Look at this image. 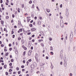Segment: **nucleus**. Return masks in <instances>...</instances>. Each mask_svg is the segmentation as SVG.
<instances>
[{"label":"nucleus","instance_id":"nucleus-64","mask_svg":"<svg viewBox=\"0 0 76 76\" xmlns=\"http://www.w3.org/2000/svg\"><path fill=\"white\" fill-rule=\"evenodd\" d=\"M31 50H33V47L32 46L31 48Z\"/></svg>","mask_w":76,"mask_h":76},{"label":"nucleus","instance_id":"nucleus-4","mask_svg":"<svg viewBox=\"0 0 76 76\" xmlns=\"http://www.w3.org/2000/svg\"><path fill=\"white\" fill-rule=\"evenodd\" d=\"M35 66H34V65L33 64H32L30 66V67L32 69H34V67Z\"/></svg>","mask_w":76,"mask_h":76},{"label":"nucleus","instance_id":"nucleus-24","mask_svg":"<svg viewBox=\"0 0 76 76\" xmlns=\"http://www.w3.org/2000/svg\"><path fill=\"white\" fill-rule=\"evenodd\" d=\"M26 53V52L25 51H24L23 53V56H25V54Z\"/></svg>","mask_w":76,"mask_h":76},{"label":"nucleus","instance_id":"nucleus-42","mask_svg":"<svg viewBox=\"0 0 76 76\" xmlns=\"http://www.w3.org/2000/svg\"><path fill=\"white\" fill-rule=\"evenodd\" d=\"M12 16L13 18H15V15H14V14H13L12 15Z\"/></svg>","mask_w":76,"mask_h":76},{"label":"nucleus","instance_id":"nucleus-31","mask_svg":"<svg viewBox=\"0 0 76 76\" xmlns=\"http://www.w3.org/2000/svg\"><path fill=\"white\" fill-rule=\"evenodd\" d=\"M13 61H14V60H13V59H11V62H13Z\"/></svg>","mask_w":76,"mask_h":76},{"label":"nucleus","instance_id":"nucleus-45","mask_svg":"<svg viewBox=\"0 0 76 76\" xmlns=\"http://www.w3.org/2000/svg\"><path fill=\"white\" fill-rule=\"evenodd\" d=\"M32 42H35V40L34 39H33L31 40Z\"/></svg>","mask_w":76,"mask_h":76},{"label":"nucleus","instance_id":"nucleus-34","mask_svg":"<svg viewBox=\"0 0 76 76\" xmlns=\"http://www.w3.org/2000/svg\"><path fill=\"white\" fill-rule=\"evenodd\" d=\"M1 47H4V45L3 44H1Z\"/></svg>","mask_w":76,"mask_h":76},{"label":"nucleus","instance_id":"nucleus-25","mask_svg":"<svg viewBox=\"0 0 76 76\" xmlns=\"http://www.w3.org/2000/svg\"><path fill=\"white\" fill-rule=\"evenodd\" d=\"M36 8L37 9H38V11H39V8H38V7H37Z\"/></svg>","mask_w":76,"mask_h":76},{"label":"nucleus","instance_id":"nucleus-48","mask_svg":"<svg viewBox=\"0 0 76 76\" xmlns=\"http://www.w3.org/2000/svg\"><path fill=\"white\" fill-rule=\"evenodd\" d=\"M3 3V0H0V3Z\"/></svg>","mask_w":76,"mask_h":76},{"label":"nucleus","instance_id":"nucleus-60","mask_svg":"<svg viewBox=\"0 0 76 76\" xmlns=\"http://www.w3.org/2000/svg\"><path fill=\"white\" fill-rule=\"evenodd\" d=\"M37 19V17H34V19L35 20H36Z\"/></svg>","mask_w":76,"mask_h":76},{"label":"nucleus","instance_id":"nucleus-38","mask_svg":"<svg viewBox=\"0 0 76 76\" xmlns=\"http://www.w3.org/2000/svg\"><path fill=\"white\" fill-rule=\"evenodd\" d=\"M20 72H21V71H18V75H19V74H20Z\"/></svg>","mask_w":76,"mask_h":76},{"label":"nucleus","instance_id":"nucleus-49","mask_svg":"<svg viewBox=\"0 0 76 76\" xmlns=\"http://www.w3.org/2000/svg\"><path fill=\"white\" fill-rule=\"evenodd\" d=\"M62 7V4H61L60 5V7H61V8Z\"/></svg>","mask_w":76,"mask_h":76},{"label":"nucleus","instance_id":"nucleus-63","mask_svg":"<svg viewBox=\"0 0 76 76\" xmlns=\"http://www.w3.org/2000/svg\"><path fill=\"white\" fill-rule=\"evenodd\" d=\"M1 7H3L4 6H3V4H1Z\"/></svg>","mask_w":76,"mask_h":76},{"label":"nucleus","instance_id":"nucleus-40","mask_svg":"<svg viewBox=\"0 0 76 76\" xmlns=\"http://www.w3.org/2000/svg\"><path fill=\"white\" fill-rule=\"evenodd\" d=\"M23 48L25 50H26L27 49V48L25 47H24Z\"/></svg>","mask_w":76,"mask_h":76},{"label":"nucleus","instance_id":"nucleus-20","mask_svg":"<svg viewBox=\"0 0 76 76\" xmlns=\"http://www.w3.org/2000/svg\"><path fill=\"white\" fill-rule=\"evenodd\" d=\"M29 26H30V27H32V24H29Z\"/></svg>","mask_w":76,"mask_h":76},{"label":"nucleus","instance_id":"nucleus-22","mask_svg":"<svg viewBox=\"0 0 76 76\" xmlns=\"http://www.w3.org/2000/svg\"><path fill=\"white\" fill-rule=\"evenodd\" d=\"M8 54H9V53H6L5 56H8Z\"/></svg>","mask_w":76,"mask_h":76},{"label":"nucleus","instance_id":"nucleus-12","mask_svg":"<svg viewBox=\"0 0 76 76\" xmlns=\"http://www.w3.org/2000/svg\"><path fill=\"white\" fill-rule=\"evenodd\" d=\"M41 45L42 47H44V45L43 44V43H42L41 44Z\"/></svg>","mask_w":76,"mask_h":76},{"label":"nucleus","instance_id":"nucleus-39","mask_svg":"<svg viewBox=\"0 0 76 76\" xmlns=\"http://www.w3.org/2000/svg\"><path fill=\"white\" fill-rule=\"evenodd\" d=\"M11 32H12V33H11L12 34H14V31H12Z\"/></svg>","mask_w":76,"mask_h":76},{"label":"nucleus","instance_id":"nucleus-36","mask_svg":"<svg viewBox=\"0 0 76 76\" xmlns=\"http://www.w3.org/2000/svg\"><path fill=\"white\" fill-rule=\"evenodd\" d=\"M50 54H51L52 55H53V54H54V53H53V52H51Z\"/></svg>","mask_w":76,"mask_h":76},{"label":"nucleus","instance_id":"nucleus-15","mask_svg":"<svg viewBox=\"0 0 76 76\" xmlns=\"http://www.w3.org/2000/svg\"><path fill=\"white\" fill-rule=\"evenodd\" d=\"M1 24H2V25H3L4 23V21L3 20H1Z\"/></svg>","mask_w":76,"mask_h":76},{"label":"nucleus","instance_id":"nucleus-18","mask_svg":"<svg viewBox=\"0 0 76 76\" xmlns=\"http://www.w3.org/2000/svg\"><path fill=\"white\" fill-rule=\"evenodd\" d=\"M71 36H72V34L70 35V38H71L72 39V38H73V34H72V37H71Z\"/></svg>","mask_w":76,"mask_h":76},{"label":"nucleus","instance_id":"nucleus-17","mask_svg":"<svg viewBox=\"0 0 76 76\" xmlns=\"http://www.w3.org/2000/svg\"><path fill=\"white\" fill-rule=\"evenodd\" d=\"M15 53H16V54H18V50L15 51Z\"/></svg>","mask_w":76,"mask_h":76},{"label":"nucleus","instance_id":"nucleus-54","mask_svg":"<svg viewBox=\"0 0 76 76\" xmlns=\"http://www.w3.org/2000/svg\"><path fill=\"white\" fill-rule=\"evenodd\" d=\"M40 76H44V75H43V74H40Z\"/></svg>","mask_w":76,"mask_h":76},{"label":"nucleus","instance_id":"nucleus-57","mask_svg":"<svg viewBox=\"0 0 76 76\" xmlns=\"http://www.w3.org/2000/svg\"><path fill=\"white\" fill-rule=\"evenodd\" d=\"M33 22H34V20H32L31 21L30 23H32Z\"/></svg>","mask_w":76,"mask_h":76},{"label":"nucleus","instance_id":"nucleus-2","mask_svg":"<svg viewBox=\"0 0 76 76\" xmlns=\"http://www.w3.org/2000/svg\"><path fill=\"white\" fill-rule=\"evenodd\" d=\"M31 53H32V50H29L28 53V56H31Z\"/></svg>","mask_w":76,"mask_h":76},{"label":"nucleus","instance_id":"nucleus-1","mask_svg":"<svg viewBox=\"0 0 76 76\" xmlns=\"http://www.w3.org/2000/svg\"><path fill=\"white\" fill-rule=\"evenodd\" d=\"M28 47H31V44H32V43H31V41H30L29 42H28Z\"/></svg>","mask_w":76,"mask_h":76},{"label":"nucleus","instance_id":"nucleus-37","mask_svg":"<svg viewBox=\"0 0 76 76\" xmlns=\"http://www.w3.org/2000/svg\"><path fill=\"white\" fill-rule=\"evenodd\" d=\"M15 35H12V38H15Z\"/></svg>","mask_w":76,"mask_h":76},{"label":"nucleus","instance_id":"nucleus-58","mask_svg":"<svg viewBox=\"0 0 76 76\" xmlns=\"http://www.w3.org/2000/svg\"><path fill=\"white\" fill-rule=\"evenodd\" d=\"M46 59H48V57L46 56Z\"/></svg>","mask_w":76,"mask_h":76},{"label":"nucleus","instance_id":"nucleus-27","mask_svg":"<svg viewBox=\"0 0 76 76\" xmlns=\"http://www.w3.org/2000/svg\"><path fill=\"white\" fill-rule=\"evenodd\" d=\"M12 63H10L9 65L10 66H12Z\"/></svg>","mask_w":76,"mask_h":76},{"label":"nucleus","instance_id":"nucleus-44","mask_svg":"<svg viewBox=\"0 0 76 76\" xmlns=\"http://www.w3.org/2000/svg\"><path fill=\"white\" fill-rule=\"evenodd\" d=\"M49 40H50V41H52V38H49Z\"/></svg>","mask_w":76,"mask_h":76},{"label":"nucleus","instance_id":"nucleus-13","mask_svg":"<svg viewBox=\"0 0 76 76\" xmlns=\"http://www.w3.org/2000/svg\"><path fill=\"white\" fill-rule=\"evenodd\" d=\"M21 42H22V44H23V43H25V41H24V40H21Z\"/></svg>","mask_w":76,"mask_h":76},{"label":"nucleus","instance_id":"nucleus-16","mask_svg":"<svg viewBox=\"0 0 76 76\" xmlns=\"http://www.w3.org/2000/svg\"><path fill=\"white\" fill-rule=\"evenodd\" d=\"M66 57H65V58H64V63H66L67 62V61H65V59H66Z\"/></svg>","mask_w":76,"mask_h":76},{"label":"nucleus","instance_id":"nucleus-21","mask_svg":"<svg viewBox=\"0 0 76 76\" xmlns=\"http://www.w3.org/2000/svg\"><path fill=\"white\" fill-rule=\"evenodd\" d=\"M12 72V70L11 69H10L9 70V72Z\"/></svg>","mask_w":76,"mask_h":76},{"label":"nucleus","instance_id":"nucleus-41","mask_svg":"<svg viewBox=\"0 0 76 76\" xmlns=\"http://www.w3.org/2000/svg\"><path fill=\"white\" fill-rule=\"evenodd\" d=\"M31 33L30 32L28 33H27V35H31Z\"/></svg>","mask_w":76,"mask_h":76},{"label":"nucleus","instance_id":"nucleus-51","mask_svg":"<svg viewBox=\"0 0 76 76\" xmlns=\"http://www.w3.org/2000/svg\"><path fill=\"white\" fill-rule=\"evenodd\" d=\"M6 41H7V42H8V41H9V40H8V39L6 38Z\"/></svg>","mask_w":76,"mask_h":76},{"label":"nucleus","instance_id":"nucleus-8","mask_svg":"<svg viewBox=\"0 0 76 76\" xmlns=\"http://www.w3.org/2000/svg\"><path fill=\"white\" fill-rule=\"evenodd\" d=\"M69 10H68L67 9H66V14H67V13H68L69 14Z\"/></svg>","mask_w":76,"mask_h":76},{"label":"nucleus","instance_id":"nucleus-52","mask_svg":"<svg viewBox=\"0 0 76 76\" xmlns=\"http://www.w3.org/2000/svg\"><path fill=\"white\" fill-rule=\"evenodd\" d=\"M32 61V60L31 59H30L28 60V61H29L30 62H31Z\"/></svg>","mask_w":76,"mask_h":76},{"label":"nucleus","instance_id":"nucleus-33","mask_svg":"<svg viewBox=\"0 0 76 76\" xmlns=\"http://www.w3.org/2000/svg\"><path fill=\"white\" fill-rule=\"evenodd\" d=\"M39 19L40 20H42V17H39Z\"/></svg>","mask_w":76,"mask_h":76},{"label":"nucleus","instance_id":"nucleus-9","mask_svg":"<svg viewBox=\"0 0 76 76\" xmlns=\"http://www.w3.org/2000/svg\"><path fill=\"white\" fill-rule=\"evenodd\" d=\"M46 9V10L47 12L48 13H49V12H50V10L48 9Z\"/></svg>","mask_w":76,"mask_h":76},{"label":"nucleus","instance_id":"nucleus-14","mask_svg":"<svg viewBox=\"0 0 76 76\" xmlns=\"http://www.w3.org/2000/svg\"><path fill=\"white\" fill-rule=\"evenodd\" d=\"M7 67V65L6 64L4 65V69H6V67Z\"/></svg>","mask_w":76,"mask_h":76},{"label":"nucleus","instance_id":"nucleus-19","mask_svg":"<svg viewBox=\"0 0 76 76\" xmlns=\"http://www.w3.org/2000/svg\"><path fill=\"white\" fill-rule=\"evenodd\" d=\"M21 68L23 69L25 67V66H24V65H22L21 66Z\"/></svg>","mask_w":76,"mask_h":76},{"label":"nucleus","instance_id":"nucleus-11","mask_svg":"<svg viewBox=\"0 0 76 76\" xmlns=\"http://www.w3.org/2000/svg\"><path fill=\"white\" fill-rule=\"evenodd\" d=\"M35 58H38V54L37 53L36 54V56H35Z\"/></svg>","mask_w":76,"mask_h":76},{"label":"nucleus","instance_id":"nucleus-50","mask_svg":"<svg viewBox=\"0 0 76 76\" xmlns=\"http://www.w3.org/2000/svg\"><path fill=\"white\" fill-rule=\"evenodd\" d=\"M33 38H34V37H35V35L33 34V35L32 36H31Z\"/></svg>","mask_w":76,"mask_h":76},{"label":"nucleus","instance_id":"nucleus-28","mask_svg":"<svg viewBox=\"0 0 76 76\" xmlns=\"http://www.w3.org/2000/svg\"><path fill=\"white\" fill-rule=\"evenodd\" d=\"M18 13L20 12V10L19 9V8H18Z\"/></svg>","mask_w":76,"mask_h":76},{"label":"nucleus","instance_id":"nucleus-55","mask_svg":"<svg viewBox=\"0 0 76 76\" xmlns=\"http://www.w3.org/2000/svg\"><path fill=\"white\" fill-rule=\"evenodd\" d=\"M50 67L51 69H53V66H51Z\"/></svg>","mask_w":76,"mask_h":76},{"label":"nucleus","instance_id":"nucleus-5","mask_svg":"<svg viewBox=\"0 0 76 76\" xmlns=\"http://www.w3.org/2000/svg\"><path fill=\"white\" fill-rule=\"evenodd\" d=\"M61 52V51L60 52V57L61 58V59H62V58H63V55H62Z\"/></svg>","mask_w":76,"mask_h":76},{"label":"nucleus","instance_id":"nucleus-30","mask_svg":"<svg viewBox=\"0 0 76 76\" xmlns=\"http://www.w3.org/2000/svg\"><path fill=\"white\" fill-rule=\"evenodd\" d=\"M27 66H28V64H29V61H27L26 62Z\"/></svg>","mask_w":76,"mask_h":76},{"label":"nucleus","instance_id":"nucleus-26","mask_svg":"<svg viewBox=\"0 0 76 76\" xmlns=\"http://www.w3.org/2000/svg\"><path fill=\"white\" fill-rule=\"evenodd\" d=\"M29 4H31V3H32V1H29Z\"/></svg>","mask_w":76,"mask_h":76},{"label":"nucleus","instance_id":"nucleus-35","mask_svg":"<svg viewBox=\"0 0 76 76\" xmlns=\"http://www.w3.org/2000/svg\"><path fill=\"white\" fill-rule=\"evenodd\" d=\"M12 48H10L9 49L10 51H12Z\"/></svg>","mask_w":76,"mask_h":76},{"label":"nucleus","instance_id":"nucleus-3","mask_svg":"<svg viewBox=\"0 0 76 76\" xmlns=\"http://www.w3.org/2000/svg\"><path fill=\"white\" fill-rule=\"evenodd\" d=\"M35 30H36V28H32L31 29V31L32 32H33L34 31H35Z\"/></svg>","mask_w":76,"mask_h":76},{"label":"nucleus","instance_id":"nucleus-59","mask_svg":"<svg viewBox=\"0 0 76 76\" xmlns=\"http://www.w3.org/2000/svg\"><path fill=\"white\" fill-rule=\"evenodd\" d=\"M7 49H4V51H7Z\"/></svg>","mask_w":76,"mask_h":76},{"label":"nucleus","instance_id":"nucleus-47","mask_svg":"<svg viewBox=\"0 0 76 76\" xmlns=\"http://www.w3.org/2000/svg\"><path fill=\"white\" fill-rule=\"evenodd\" d=\"M10 58H12V55H10Z\"/></svg>","mask_w":76,"mask_h":76},{"label":"nucleus","instance_id":"nucleus-46","mask_svg":"<svg viewBox=\"0 0 76 76\" xmlns=\"http://www.w3.org/2000/svg\"><path fill=\"white\" fill-rule=\"evenodd\" d=\"M9 47H11V46H12V44H10L9 45Z\"/></svg>","mask_w":76,"mask_h":76},{"label":"nucleus","instance_id":"nucleus-7","mask_svg":"<svg viewBox=\"0 0 76 76\" xmlns=\"http://www.w3.org/2000/svg\"><path fill=\"white\" fill-rule=\"evenodd\" d=\"M33 65L34 66V67H37V63H36L34 62L33 63Z\"/></svg>","mask_w":76,"mask_h":76},{"label":"nucleus","instance_id":"nucleus-43","mask_svg":"<svg viewBox=\"0 0 76 76\" xmlns=\"http://www.w3.org/2000/svg\"><path fill=\"white\" fill-rule=\"evenodd\" d=\"M0 11L1 12V13L2 12V10H1V8H0Z\"/></svg>","mask_w":76,"mask_h":76},{"label":"nucleus","instance_id":"nucleus-23","mask_svg":"<svg viewBox=\"0 0 76 76\" xmlns=\"http://www.w3.org/2000/svg\"><path fill=\"white\" fill-rule=\"evenodd\" d=\"M16 69L17 70H19V68L18 67H17Z\"/></svg>","mask_w":76,"mask_h":76},{"label":"nucleus","instance_id":"nucleus-32","mask_svg":"<svg viewBox=\"0 0 76 76\" xmlns=\"http://www.w3.org/2000/svg\"><path fill=\"white\" fill-rule=\"evenodd\" d=\"M5 74L6 75H9V73H8L7 72H6L5 73Z\"/></svg>","mask_w":76,"mask_h":76},{"label":"nucleus","instance_id":"nucleus-56","mask_svg":"<svg viewBox=\"0 0 76 76\" xmlns=\"http://www.w3.org/2000/svg\"><path fill=\"white\" fill-rule=\"evenodd\" d=\"M32 7L33 8H34L35 7V6H34V4H33L32 5Z\"/></svg>","mask_w":76,"mask_h":76},{"label":"nucleus","instance_id":"nucleus-61","mask_svg":"<svg viewBox=\"0 0 76 76\" xmlns=\"http://www.w3.org/2000/svg\"><path fill=\"white\" fill-rule=\"evenodd\" d=\"M60 18L61 19H63V17L61 16V15L60 16Z\"/></svg>","mask_w":76,"mask_h":76},{"label":"nucleus","instance_id":"nucleus-6","mask_svg":"<svg viewBox=\"0 0 76 76\" xmlns=\"http://www.w3.org/2000/svg\"><path fill=\"white\" fill-rule=\"evenodd\" d=\"M64 66L65 67H67V63L66 62H64Z\"/></svg>","mask_w":76,"mask_h":76},{"label":"nucleus","instance_id":"nucleus-29","mask_svg":"<svg viewBox=\"0 0 76 76\" xmlns=\"http://www.w3.org/2000/svg\"><path fill=\"white\" fill-rule=\"evenodd\" d=\"M19 31H20V32H22V28L19 29Z\"/></svg>","mask_w":76,"mask_h":76},{"label":"nucleus","instance_id":"nucleus-10","mask_svg":"<svg viewBox=\"0 0 76 76\" xmlns=\"http://www.w3.org/2000/svg\"><path fill=\"white\" fill-rule=\"evenodd\" d=\"M38 58H35L36 59V60L37 61V62H38L39 61V60H38Z\"/></svg>","mask_w":76,"mask_h":76},{"label":"nucleus","instance_id":"nucleus-62","mask_svg":"<svg viewBox=\"0 0 76 76\" xmlns=\"http://www.w3.org/2000/svg\"><path fill=\"white\" fill-rule=\"evenodd\" d=\"M9 16H6V19H9Z\"/></svg>","mask_w":76,"mask_h":76},{"label":"nucleus","instance_id":"nucleus-53","mask_svg":"<svg viewBox=\"0 0 76 76\" xmlns=\"http://www.w3.org/2000/svg\"><path fill=\"white\" fill-rule=\"evenodd\" d=\"M18 40H20V39H21V38H20V37H19L18 39Z\"/></svg>","mask_w":76,"mask_h":76}]
</instances>
